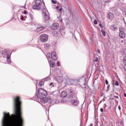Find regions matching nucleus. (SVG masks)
<instances>
[{
    "mask_svg": "<svg viewBox=\"0 0 126 126\" xmlns=\"http://www.w3.org/2000/svg\"><path fill=\"white\" fill-rule=\"evenodd\" d=\"M47 95L48 94L47 92L43 89H38L37 93L35 94L36 97H37L38 99H39L41 102L47 97Z\"/></svg>",
    "mask_w": 126,
    "mask_h": 126,
    "instance_id": "1",
    "label": "nucleus"
},
{
    "mask_svg": "<svg viewBox=\"0 0 126 126\" xmlns=\"http://www.w3.org/2000/svg\"><path fill=\"white\" fill-rule=\"evenodd\" d=\"M42 102L44 104L50 106V105H54L55 104V101L51 97H48L45 98Z\"/></svg>",
    "mask_w": 126,
    "mask_h": 126,
    "instance_id": "2",
    "label": "nucleus"
},
{
    "mask_svg": "<svg viewBox=\"0 0 126 126\" xmlns=\"http://www.w3.org/2000/svg\"><path fill=\"white\" fill-rule=\"evenodd\" d=\"M42 17L44 20L48 21L50 19V15L49 12L46 9L43 10Z\"/></svg>",
    "mask_w": 126,
    "mask_h": 126,
    "instance_id": "3",
    "label": "nucleus"
},
{
    "mask_svg": "<svg viewBox=\"0 0 126 126\" xmlns=\"http://www.w3.org/2000/svg\"><path fill=\"white\" fill-rule=\"evenodd\" d=\"M49 59L53 60V61H57L58 60V56H57V54L55 52H52L51 54L48 53L47 54V59L49 61Z\"/></svg>",
    "mask_w": 126,
    "mask_h": 126,
    "instance_id": "4",
    "label": "nucleus"
},
{
    "mask_svg": "<svg viewBox=\"0 0 126 126\" xmlns=\"http://www.w3.org/2000/svg\"><path fill=\"white\" fill-rule=\"evenodd\" d=\"M39 38L41 42H42V43H45V42H47L48 41L49 36L46 34H43L40 36Z\"/></svg>",
    "mask_w": 126,
    "mask_h": 126,
    "instance_id": "5",
    "label": "nucleus"
},
{
    "mask_svg": "<svg viewBox=\"0 0 126 126\" xmlns=\"http://www.w3.org/2000/svg\"><path fill=\"white\" fill-rule=\"evenodd\" d=\"M59 28V24L55 23L53 24L51 26V29L52 30H57Z\"/></svg>",
    "mask_w": 126,
    "mask_h": 126,
    "instance_id": "6",
    "label": "nucleus"
},
{
    "mask_svg": "<svg viewBox=\"0 0 126 126\" xmlns=\"http://www.w3.org/2000/svg\"><path fill=\"white\" fill-rule=\"evenodd\" d=\"M71 105H73V106H78V101H77L76 99H72L71 100Z\"/></svg>",
    "mask_w": 126,
    "mask_h": 126,
    "instance_id": "7",
    "label": "nucleus"
},
{
    "mask_svg": "<svg viewBox=\"0 0 126 126\" xmlns=\"http://www.w3.org/2000/svg\"><path fill=\"white\" fill-rule=\"evenodd\" d=\"M107 17L109 20H113L114 19V14L112 12H108Z\"/></svg>",
    "mask_w": 126,
    "mask_h": 126,
    "instance_id": "8",
    "label": "nucleus"
},
{
    "mask_svg": "<svg viewBox=\"0 0 126 126\" xmlns=\"http://www.w3.org/2000/svg\"><path fill=\"white\" fill-rule=\"evenodd\" d=\"M119 36L120 38H121V39H124V38H125L126 37V33H125L124 32H120Z\"/></svg>",
    "mask_w": 126,
    "mask_h": 126,
    "instance_id": "9",
    "label": "nucleus"
},
{
    "mask_svg": "<svg viewBox=\"0 0 126 126\" xmlns=\"http://www.w3.org/2000/svg\"><path fill=\"white\" fill-rule=\"evenodd\" d=\"M55 80L56 81H58V82H63V80L62 77L61 76H57L55 78Z\"/></svg>",
    "mask_w": 126,
    "mask_h": 126,
    "instance_id": "10",
    "label": "nucleus"
},
{
    "mask_svg": "<svg viewBox=\"0 0 126 126\" xmlns=\"http://www.w3.org/2000/svg\"><path fill=\"white\" fill-rule=\"evenodd\" d=\"M67 96V93L65 91H63L61 93V96L62 98H65Z\"/></svg>",
    "mask_w": 126,
    "mask_h": 126,
    "instance_id": "11",
    "label": "nucleus"
},
{
    "mask_svg": "<svg viewBox=\"0 0 126 126\" xmlns=\"http://www.w3.org/2000/svg\"><path fill=\"white\" fill-rule=\"evenodd\" d=\"M110 28L111 30H114V31H117V30H118V28H117V26L115 25L110 26Z\"/></svg>",
    "mask_w": 126,
    "mask_h": 126,
    "instance_id": "12",
    "label": "nucleus"
},
{
    "mask_svg": "<svg viewBox=\"0 0 126 126\" xmlns=\"http://www.w3.org/2000/svg\"><path fill=\"white\" fill-rule=\"evenodd\" d=\"M32 8L33 9L39 10V9H40V6L39 5H37V4H35L32 5Z\"/></svg>",
    "mask_w": 126,
    "mask_h": 126,
    "instance_id": "13",
    "label": "nucleus"
},
{
    "mask_svg": "<svg viewBox=\"0 0 126 126\" xmlns=\"http://www.w3.org/2000/svg\"><path fill=\"white\" fill-rule=\"evenodd\" d=\"M35 4H37V5L40 6L41 4H42V1H41V0H35Z\"/></svg>",
    "mask_w": 126,
    "mask_h": 126,
    "instance_id": "14",
    "label": "nucleus"
},
{
    "mask_svg": "<svg viewBox=\"0 0 126 126\" xmlns=\"http://www.w3.org/2000/svg\"><path fill=\"white\" fill-rule=\"evenodd\" d=\"M50 64L51 67H55L56 66V63L54 61H50Z\"/></svg>",
    "mask_w": 126,
    "mask_h": 126,
    "instance_id": "15",
    "label": "nucleus"
},
{
    "mask_svg": "<svg viewBox=\"0 0 126 126\" xmlns=\"http://www.w3.org/2000/svg\"><path fill=\"white\" fill-rule=\"evenodd\" d=\"M44 29H45V28L43 27H39L36 29V31L37 32H40V31H42V30H44Z\"/></svg>",
    "mask_w": 126,
    "mask_h": 126,
    "instance_id": "16",
    "label": "nucleus"
},
{
    "mask_svg": "<svg viewBox=\"0 0 126 126\" xmlns=\"http://www.w3.org/2000/svg\"><path fill=\"white\" fill-rule=\"evenodd\" d=\"M69 96L70 98H74V94H73V93H69Z\"/></svg>",
    "mask_w": 126,
    "mask_h": 126,
    "instance_id": "17",
    "label": "nucleus"
},
{
    "mask_svg": "<svg viewBox=\"0 0 126 126\" xmlns=\"http://www.w3.org/2000/svg\"><path fill=\"white\" fill-rule=\"evenodd\" d=\"M49 80H51V78L50 77H47L44 79V81H49Z\"/></svg>",
    "mask_w": 126,
    "mask_h": 126,
    "instance_id": "18",
    "label": "nucleus"
},
{
    "mask_svg": "<svg viewBox=\"0 0 126 126\" xmlns=\"http://www.w3.org/2000/svg\"><path fill=\"white\" fill-rule=\"evenodd\" d=\"M119 31L120 32H124L125 29L123 27L119 28Z\"/></svg>",
    "mask_w": 126,
    "mask_h": 126,
    "instance_id": "19",
    "label": "nucleus"
},
{
    "mask_svg": "<svg viewBox=\"0 0 126 126\" xmlns=\"http://www.w3.org/2000/svg\"><path fill=\"white\" fill-rule=\"evenodd\" d=\"M101 32L102 33V35L105 37V36H106V32H105L104 30H101Z\"/></svg>",
    "mask_w": 126,
    "mask_h": 126,
    "instance_id": "20",
    "label": "nucleus"
},
{
    "mask_svg": "<svg viewBox=\"0 0 126 126\" xmlns=\"http://www.w3.org/2000/svg\"><path fill=\"white\" fill-rule=\"evenodd\" d=\"M121 54L122 55H123V56H126V50H123L121 52Z\"/></svg>",
    "mask_w": 126,
    "mask_h": 126,
    "instance_id": "21",
    "label": "nucleus"
},
{
    "mask_svg": "<svg viewBox=\"0 0 126 126\" xmlns=\"http://www.w3.org/2000/svg\"><path fill=\"white\" fill-rule=\"evenodd\" d=\"M38 85L39 86H40V87L43 86V85H44V82L43 81L40 82L38 84Z\"/></svg>",
    "mask_w": 126,
    "mask_h": 126,
    "instance_id": "22",
    "label": "nucleus"
},
{
    "mask_svg": "<svg viewBox=\"0 0 126 126\" xmlns=\"http://www.w3.org/2000/svg\"><path fill=\"white\" fill-rule=\"evenodd\" d=\"M123 62L124 63H126V57H124Z\"/></svg>",
    "mask_w": 126,
    "mask_h": 126,
    "instance_id": "23",
    "label": "nucleus"
},
{
    "mask_svg": "<svg viewBox=\"0 0 126 126\" xmlns=\"http://www.w3.org/2000/svg\"><path fill=\"white\" fill-rule=\"evenodd\" d=\"M115 85L116 86H119V82H118L117 81H116L115 83Z\"/></svg>",
    "mask_w": 126,
    "mask_h": 126,
    "instance_id": "24",
    "label": "nucleus"
},
{
    "mask_svg": "<svg viewBox=\"0 0 126 126\" xmlns=\"http://www.w3.org/2000/svg\"><path fill=\"white\" fill-rule=\"evenodd\" d=\"M30 17H31L32 20H33V19H34V16H33V15H32L31 14H30Z\"/></svg>",
    "mask_w": 126,
    "mask_h": 126,
    "instance_id": "25",
    "label": "nucleus"
},
{
    "mask_svg": "<svg viewBox=\"0 0 126 126\" xmlns=\"http://www.w3.org/2000/svg\"><path fill=\"white\" fill-rule=\"evenodd\" d=\"M2 55L3 57H5L6 56V54L5 53V51L2 52Z\"/></svg>",
    "mask_w": 126,
    "mask_h": 126,
    "instance_id": "26",
    "label": "nucleus"
},
{
    "mask_svg": "<svg viewBox=\"0 0 126 126\" xmlns=\"http://www.w3.org/2000/svg\"><path fill=\"white\" fill-rule=\"evenodd\" d=\"M51 2H52V3H53L54 4H57V2H56V1L54 0H52Z\"/></svg>",
    "mask_w": 126,
    "mask_h": 126,
    "instance_id": "27",
    "label": "nucleus"
},
{
    "mask_svg": "<svg viewBox=\"0 0 126 126\" xmlns=\"http://www.w3.org/2000/svg\"><path fill=\"white\" fill-rule=\"evenodd\" d=\"M20 19L21 20L24 21V17H23V16H21Z\"/></svg>",
    "mask_w": 126,
    "mask_h": 126,
    "instance_id": "28",
    "label": "nucleus"
},
{
    "mask_svg": "<svg viewBox=\"0 0 126 126\" xmlns=\"http://www.w3.org/2000/svg\"><path fill=\"white\" fill-rule=\"evenodd\" d=\"M94 62H95V63H97V62H98V57L95 58L94 60Z\"/></svg>",
    "mask_w": 126,
    "mask_h": 126,
    "instance_id": "29",
    "label": "nucleus"
},
{
    "mask_svg": "<svg viewBox=\"0 0 126 126\" xmlns=\"http://www.w3.org/2000/svg\"><path fill=\"white\" fill-rule=\"evenodd\" d=\"M59 12H62L63 11V8H61L58 10Z\"/></svg>",
    "mask_w": 126,
    "mask_h": 126,
    "instance_id": "30",
    "label": "nucleus"
},
{
    "mask_svg": "<svg viewBox=\"0 0 126 126\" xmlns=\"http://www.w3.org/2000/svg\"><path fill=\"white\" fill-rule=\"evenodd\" d=\"M50 86H51V87H54V84L53 83H51L50 84Z\"/></svg>",
    "mask_w": 126,
    "mask_h": 126,
    "instance_id": "31",
    "label": "nucleus"
},
{
    "mask_svg": "<svg viewBox=\"0 0 126 126\" xmlns=\"http://www.w3.org/2000/svg\"><path fill=\"white\" fill-rule=\"evenodd\" d=\"M94 24H97V20H94Z\"/></svg>",
    "mask_w": 126,
    "mask_h": 126,
    "instance_id": "32",
    "label": "nucleus"
},
{
    "mask_svg": "<svg viewBox=\"0 0 126 126\" xmlns=\"http://www.w3.org/2000/svg\"><path fill=\"white\" fill-rule=\"evenodd\" d=\"M57 66H60V62H58L57 63Z\"/></svg>",
    "mask_w": 126,
    "mask_h": 126,
    "instance_id": "33",
    "label": "nucleus"
},
{
    "mask_svg": "<svg viewBox=\"0 0 126 126\" xmlns=\"http://www.w3.org/2000/svg\"><path fill=\"white\" fill-rule=\"evenodd\" d=\"M7 60H9V54H7Z\"/></svg>",
    "mask_w": 126,
    "mask_h": 126,
    "instance_id": "34",
    "label": "nucleus"
},
{
    "mask_svg": "<svg viewBox=\"0 0 126 126\" xmlns=\"http://www.w3.org/2000/svg\"><path fill=\"white\" fill-rule=\"evenodd\" d=\"M7 62H8V63H11V62H10V60H7Z\"/></svg>",
    "mask_w": 126,
    "mask_h": 126,
    "instance_id": "35",
    "label": "nucleus"
},
{
    "mask_svg": "<svg viewBox=\"0 0 126 126\" xmlns=\"http://www.w3.org/2000/svg\"><path fill=\"white\" fill-rule=\"evenodd\" d=\"M109 88H110V85H109L108 86H107V92H108V91H109Z\"/></svg>",
    "mask_w": 126,
    "mask_h": 126,
    "instance_id": "36",
    "label": "nucleus"
},
{
    "mask_svg": "<svg viewBox=\"0 0 126 126\" xmlns=\"http://www.w3.org/2000/svg\"><path fill=\"white\" fill-rule=\"evenodd\" d=\"M24 14H27V11L26 10L24 11Z\"/></svg>",
    "mask_w": 126,
    "mask_h": 126,
    "instance_id": "37",
    "label": "nucleus"
},
{
    "mask_svg": "<svg viewBox=\"0 0 126 126\" xmlns=\"http://www.w3.org/2000/svg\"><path fill=\"white\" fill-rule=\"evenodd\" d=\"M99 27H100V28H103V25H102V24H100Z\"/></svg>",
    "mask_w": 126,
    "mask_h": 126,
    "instance_id": "38",
    "label": "nucleus"
},
{
    "mask_svg": "<svg viewBox=\"0 0 126 126\" xmlns=\"http://www.w3.org/2000/svg\"><path fill=\"white\" fill-rule=\"evenodd\" d=\"M105 83H106V84L107 85H108V80H105Z\"/></svg>",
    "mask_w": 126,
    "mask_h": 126,
    "instance_id": "39",
    "label": "nucleus"
},
{
    "mask_svg": "<svg viewBox=\"0 0 126 126\" xmlns=\"http://www.w3.org/2000/svg\"><path fill=\"white\" fill-rule=\"evenodd\" d=\"M100 112H104V109H103V108H101L100 109Z\"/></svg>",
    "mask_w": 126,
    "mask_h": 126,
    "instance_id": "40",
    "label": "nucleus"
},
{
    "mask_svg": "<svg viewBox=\"0 0 126 126\" xmlns=\"http://www.w3.org/2000/svg\"><path fill=\"white\" fill-rule=\"evenodd\" d=\"M114 97L116 98V99H119V96H118L117 95L115 96Z\"/></svg>",
    "mask_w": 126,
    "mask_h": 126,
    "instance_id": "41",
    "label": "nucleus"
},
{
    "mask_svg": "<svg viewBox=\"0 0 126 126\" xmlns=\"http://www.w3.org/2000/svg\"><path fill=\"white\" fill-rule=\"evenodd\" d=\"M118 109H119V110H120V111H121V106H118Z\"/></svg>",
    "mask_w": 126,
    "mask_h": 126,
    "instance_id": "42",
    "label": "nucleus"
},
{
    "mask_svg": "<svg viewBox=\"0 0 126 126\" xmlns=\"http://www.w3.org/2000/svg\"><path fill=\"white\" fill-rule=\"evenodd\" d=\"M97 53H98V54H100V50H97Z\"/></svg>",
    "mask_w": 126,
    "mask_h": 126,
    "instance_id": "43",
    "label": "nucleus"
},
{
    "mask_svg": "<svg viewBox=\"0 0 126 126\" xmlns=\"http://www.w3.org/2000/svg\"><path fill=\"white\" fill-rule=\"evenodd\" d=\"M69 93H72V90H70V92H69Z\"/></svg>",
    "mask_w": 126,
    "mask_h": 126,
    "instance_id": "44",
    "label": "nucleus"
},
{
    "mask_svg": "<svg viewBox=\"0 0 126 126\" xmlns=\"http://www.w3.org/2000/svg\"><path fill=\"white\" fill-rule=\"evenodd\" d=\"M89 126H93V124H90V125Z\"/></svg>",
    "mask_w": 126,
    "mask_h": 126,
    "instance_id": "45",
    "label": "nucleus"
},
{
    "mask_svg": "<svg viewBox=\"0 0 126 126\" xmlns=\"http://www.w3.org/2000/svg\"><path fill=\"white\" fill-rule=\"evenodd\" d=\"M56 8H57V9H59V6H57V7H56Z\"/></svg>",
    "mask_w": 126,
    "mask_h": 126,
    "instance_id": "46",
    "label": "nucleus"
},
{
    "mask_svg": "<svg viewBox=\"0 0 126 126\" xmlns=\"http://www.w3.org/2000/svg\"><path fill=\"white\" fill-rule=\"evenodd\" d=\"M124 97H126V94H124Z\"/></svg>",
    "mask_w": 126,
    "mask_h": 126,
    "instance_id": "47",
    "label": "nucleus"
},
{
    "mask_svg": "<svg viewBox=\"0 0 126 126\" xmlns=\"http://www.w3.org/2000/svg\"><path fill=\"white\" fill-rule=\"evenodd\" d=\"M99 126H102L101 125V124H100V123H99Z\"/></svg>",
    "mask_w": 126,
    "mask_h": 126,
    "instance_id": "48",
    "label": "nucleus"
},
{
    "mask_svg": "<svg viewBox=\"0 0 126 126\" xmlns=\"http://www.w3.org/2000/svg\"><path fill=\"white\" fill-rule=\"evenodd\" d=\"M123 41H121V42H122V43H123Z\"/></svg>",
    "mask_w": 126,
    "mask_h": 126,
    "instance_id": "49",
    "label": "nucleus"
}]
</instances>
